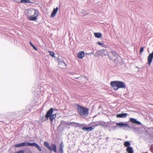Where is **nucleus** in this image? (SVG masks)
I'll list each match as a JSON object with an SVG mask.
<instances>
[{"instance_id": "obj_1", "label": "nucleus", "mask_w": 153, "mask_h": 153, "mask_svg": "<svg viewBox=\"0 0 153 153\" xmlns=\"http://www.w3.org/2000/svg\"><path fill=\"white\" fill-rule=\"evenodd\" d=\"M27 12L28 14L26 16L29 20L35 21L37 19L39 13L38 10L33 9L31 10H28Z\"/></svg>"}, {"instance_id": "obj_2", "label": "nucleus", "mask_w": 153, "mask_h": 153, "mask_svg": "<svg viewBox=\"0 0 153 153\" xmlns=\"http://www.w3.org/2000/svg\"><path fill=\"white\" fill-rule=\"evenodd\" d=\"M110 85L115 90H117L119 88H125L126 87L125 83L121 81H112Z\"/></svg>"}, {"instance_id": "obj_3", "label": "nucleus", "mask_w": 153, "mask_h": 153, "mask_svg": "<svg viewBox=\"0 0 153 153\" xmlns=\"http://www.w3.org/2000/svg\"><path fill=\"white\" fill-rule=\"evenodd\" d=\"M25 146H34L36 147L39 151H41V147L39 146L38 144L35 143H30L28 142H23L15 144V147H19Z\"/></svg>"}, {"instance_id": "obj_4", "label": "nucleus", "mask_w": 153, "mask_h": 153, "mask_svg": "<svg viewBox=\"0 0 153 153\" xmlns=\"http://www.w3.org/2000/svg\"><path fill=\"white\" fill-rule=\"evenodd\" d=\"M78 110L79 114L81 116H84L86 117L88 114V109L87 108H84L80 106H78Z\"/></svg>"}, {"instance_id": "obj_5", "label": "nucleus", "mask_w": 153, "mask_h": 153, "mask_svg": "<svg viewBox=\"0 0 153 153\" xmlns=\"http://www.w3.org/2000/svg\"><path fill=\"white\" fill-rule=\"evenodd\" d=\"M54 111L53 108H51L47 113L45 115V117L48 119L50 117V121L52 122L53 120L56 117V114H52Z\"/></svg>"}, {"instance_id": "obj_6", "label": "nucleus", "mask_w": 153, "mask_h": 153, "mask_svg": "<svg viewBox=\"0 0 153 153\" xmlns=\"http://www.w3.org/2000/svg\"><path fill=\"white\" fill-rule=\"evenodd\" d=\"M112 127L113 130H116L117 127L120 128H130V126L129 124L126 123H116V125H113Z\"/></svg>"}, {"instance_id": "obj_7", "label": "nucleus", "mask_w": 153, "mask_h": 153, "mask_svg": "<svg viewBox=\"0 0 153 153\" xmlns=\"http://www.w3.org/2000/svg\"><path fill=\"white\" fill-rule=\"evenodd\" d=\"M108 54V52L106 49H101L97 51L95 53L94 55L96 57L100 56H106Z\"/></svg>"}, {"instance_id": "obj_8", "label": "nucleus", "mask_w": 153, "mask_h": 153, "mask_svg": "<svg viewBox=\"0 0 153 153\" xmlns=\"http://www.w3.org/2000/svg\"><path fill=\"white\" fill-rule=\"evenodd\" d=\"M58 64L60 67L62 68H64L67 66L66 64L62 60L59 62Z\"/></svg>"}, {"instance_id": "obj_9", "label": "nucleus", "mask_w": 153, "mask_h": 153, "mask_svg": "<svg viewBox=\"0 0 153 153\" xmlns=\"http://www.w3.org/2000/svg\"><path fill=\"white\" fill-rule=\"evenodd\" d=\"M51 151H53L55 152H57L56 147V145L54 144H52L51 145V146H50V148L48 149Z\"/></svg>"}, {"instance_id": "obj_10", "label": "nucleus", "mask_w": 153, "mask_h": 153, "mask_svg": "<svg viewBox=\"0 0 153 153\" xmlns=\"http://www.w3.org/2000/svg\"><path fill=\"white\" fill-rule=\"evenodd\" d=\"M130 121L132 123L137 124V125H140L141 123L140 122L138 121H137L136 119L134 118H131L130 119Z\"/></svg>"}, {"instance_id": "obj_11", "label": "nucleus", "mask_w": 153, "mask_h": 153, "mask_svg": "<svg viewBox=\"0 0 153 153\" xmlns=\"http://www.w3.org/2000/svg\"><path fill=\"white\" fill-rule=\"evenodd\" d=\"M128 114L127 113H122L117 114L116 117L117 118H125L126 117Z\"/></svg>"}, {"instance_id": "obj_12", "label": "nucleus", "mask_w": 153, "mask_h": 153, "mask_svg": "<svg viewBox=\"0 0 153 153\" xmlns=\"http://www.w3.org/2000/svg\"><path fill=\"white\" fill-rule=\"evenodd\" d=\"M94 128V127L92 128V127H84L82 128V129L84 131H87L89 132L92 131Z\"/></svg>"}, {"instance_id": "obj_13", "label": "nucleus", "mask_w": 153, "mask_h": 153, "mask_svg": "<svg viewBox=\"0 0 153 153\" xmlns=\"http://www.w3.org/2000/svg\"><path fill=\"white\" fill-rule=\"evenodd\" d=\"M78 57L80 59H82L85 56V53L84 52L80 51L77 54Z\"/></svg>"}, {"instance_id": "obj_14", "label": "nucleus", "mask_w": 153, "mask_h": 153, "mask_svg": "<svg viewBox=\"0 0 153 153\" xmlns=\"http://www.w3.org/2000/svg\"><path fill=\"white\" fill-rule=\"evenodd\" d=\"M64 146V145H63V143L62 142L61 143H60L59 145V152L61 153H64V152L63 150Z\"/></svg>"}, {"instance_id": "obj_15", "label": "nucleus", "mask_w": 153, "mask_h": 153, "mask_svg": "<svg viewBox=\"0 0 153 153\" xmlns=\"http://www.w3.org/2000/svg\"><path fill=\"white\" fill-rule=\"evenodd\" d=\"M126 150L128 153H134V151L131 147H127Z\"/></svg>"}, {"instance_id": "obj_16", "label": "nucleus", "mask_w": 153, "mask_h": 153, "mask_svg": "<svg viewBox=\"0 0 153 153\" xmlns=\"http://www.w3.org/2000/svg\"><path fill=\"white\" fill-rule=\"evenodd\" d=\"M102 122L101 121H98L97 122L95 123L94 125H92V126L95 127L96 126H101L102 124Z\"/></svg>"}, {"instance_id": "obj_17", "label": "nucleus", "mask_w": 153, "mask_h": 153, "mask_svg": "<svg viewBox=\"0 0 153 153\" xmlns=\"http://www.w3.org/2000/svg\"><path fill=\"white\" fill-rule=\"evenodd\" d=\"M94 35L96 37L98 38H101L102 36V34L100 33H95Z\"/></svg>"}, {"instance_id": "obj_18", "label": "nucleus", "mask_w": 153, "mask_h": 153, "mask_svg": "<svg viewBox=\"0 0 153 153\" xmlns=\"http://www.w3.org/2000/svg\"><path fill=\"white\" fill-rule=\"evenodd\" d=\"M124 145L125 146L128 147H130V143L128 141H126L124 143Z\"/></svg>"}, {"instance_id": "obj_19", "label": "nucleus", "mask_w": 153, "mask_h": 153, "mask_svg": "<svg viewBox=\"0 0 153 153\" xmlns=\"http://www.w3.org/2000/svg\"><path fill=\"white\" fill-rule=\"evenodd\" d=\"M44 145L48 149H49V148H50V146L49 143L48 142H45L44 143Z\"/></svg>"}, {"instance_id": "obj_20", "label": "nucleus", "mask_w": 153, "mask_h": 153, "mask_svg": "<svg viewBox=\"0 0 153 153\" xmlns=\"http://www.w3.org/2000/svg\"><path fill=\"white\" fill-rule=\"evenodd\" d=\"M71 125L74 126H78L79 124L74 122H71Z\"/></svg>"}, {"instance_id": "obj_21", "label": "nucleus", "mask_w": 153, "mask_h": 153, "mask_svg": "<svg viewBox=\"0 0 153 153\" xmlns=\"http://www.w3.org/2000/svg\"><path fill=\"white\" fill-rule=\"evenodd\" d=\"M21 2L22 3H29L30 2L29 0H21Z\"/></svg>"}, {"instance_id": "obj_22", "label": "nucleus", "mask_w": 153, "mask_h": 153, "mask_svg": "<svg viewBox=\"0 0 153 153\" xmlns=\"http://www.w3.org/2000/svg\"><path fill=\"white\" fill-rule=\"evenodd\" d=\"M30 45L35 50H37V48L31 43V42H29Z\"/></svg>"}, {"instance_id": "obj_23", "label": "nucleus", "mask_w": 153, "mask_h": 153, "mask_svg": "<svg viewBox=\"0 0 153 153\" xmlns=\"http://www.w3.org/2000/svg\"><path fill=\"white\" fill-rule=\"evenodd\" d=\"M49 53L50 55L52 57H54V53L53 52L49 51Z\"/></svg>"}, {"instance_id": "obj_24", "label": "nucleus", "mask_w": 153, "mask_h": 153, "mask_svg": "<svg viewBox=\"0 0 153 153\" xmlns=\"http://www.w3.org/2000/svg\"><path fill=\"white\" fill-rule=\"evenodd\" d=\"M96 44H98L100 45L102 47L104 46V44L103 43H102L101 42H97Z\"/></svg>"}, {"instance_id": "obj_25", "label": "nucleus", "mask_w": 153, "mask_h": 153, "mask_svg": "<svg viewBox=\"0 0 153 153\" xmlns=\"http://www.w3.org/2000/svg\"><path fill=\"white\" fill-rule=\"evenodd\" d=\"M101 126H103L104 127H107L108 126V125H107L106 123H105L104 122H102Z\"/></svg>"}, {"instance_id": "obj_26", "label": "nucleus", "mask_w": 153, "mask_h": 153, "mask_svg": "<svg viewBox=\"0 0 153 153\" xmlns=\"http://www.w3.org/2000/svg\"><path fill=\"white\" fill-rule=\"evenodd\" d=\"M56 13L53 11V12L51 13V18L54 17L55 16V14Z\"/></svg>"}, {"instance_id": "obj_27", "label": "nucleus", "mask_w": 153, "mask_h": 153, "mask_svg": "<svg viewBox=\"0 0 153 153\" xmlns=\"http://www.w3.org/2000/svg\"><path fill=\"white\" fill-rule=\"evenodd\" d=\"M111 53L113 54L114 56H116L117 55V53L114 51H112Z\"/></svg>"}, {"instance_id": "obj_28", "label": "nucleus", "mask_w": 153, "mask_h": 153, "mask_svg": "<svg viewBox=\"0 0 153 153\" xmlns=\"http://www.w3.org/2000/svg\"><path fill=\"white\" fill-rule=\"evenodd\" d=\"M58 7H56V8H54L53 9V12H54L56 13L58 11Z\"/></svg>"}, {"instance_id": "obj_29", "label": "nucleus", "mask_w": 153, "mask_h": 153, "mask_svg": "<svg viewBox=\"0 0 153 153\" xmlns=\"http://www.w3.org/2000/svg\"><path fill=\"white\" fill-rule=\"evenodd\" d=\"M144 49L143 47H141L140 50V53H142Z\"/></svg>"}, {"instance_id": "obj_30", "label": "nucleus", "mask_w": 153, "mask_h": 153, "mask_svg": "<svg viewBox=\"0 0 153 153\" xmlns=\"http://www.w3.org/2000/svg\"><path fill=\"white\" fill-rule=\"evenodd\" d=\"M71 122H68L65 123V125L66 126L71 125Z\"/></svg>"}, {"instance_id": "obj_31", "label": "nucleus", "mask_w": 153, "mask_h": 153, "mask_svg": "<svg viewBox=\"0 0 153 153\" xmlns=\"http://www.w3.org/2000/svg\"><path fill=\"white\" fill-rule=\"evenodd\" d=\"M24 152L23 150H21L18 152H17L16 153H24Z\"/></svg>"}]
</instances>
